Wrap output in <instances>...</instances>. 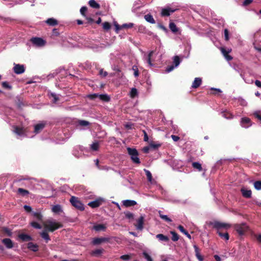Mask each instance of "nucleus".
Returning <instances> with one entry per match:
<instances>
[{
    "label": "nucleus",
    "mask_w": 261,
    "mask_h": 261,
    "mask_svg": "<svg viewBox=\"0 0 261 261\" xmlns=\"http://www.w3.org/2000/svg\"><path fill=\"white\" fill-rule=\"evenodd\" d=\"M44 227L46 230L50 232H53L56 230L62 227L63 225L60 222L48 220L44 224Z\"/></svg>",
    "instance_id": "1"
},
{
    "label": "nucleus",
    "mask_w": 261,
    "mask_h": 261,
    "mask_svg": "<svg viewBox=\"0 0 261 261\" xmlns=\"http://www.w3.org/2000/svg\"><path fill=\"white\" fill-rule=\"evenodd\" d=\"M71 205L77 210L83 211L85 210L84 205L78 197L71 196L70 199Z\"/></svg>",
    "instance_id": "2"
},
{
    "label": "nucleus",
    "mask_w": 261,
    "mask_h": 261,
    "mask_svg": "<svg viewBox=\"0 0 261 261\" xmlns=\"http://www.w3.org/2000/svg\"><path fill=\"white\" fill-rule=\"evenodd\" d=\"M127 150L133 162L136 164H140V161L138 158L139 153L137 150L135 148L128 147Z\"/></svg>",
    "instance_id": "3"
},
{
    "label": "nucleus",
    "mask_w": 261,
    "mask_h": 261,
    "mask_svg": "<svg viewBox=\"0 0 261 261\" xmlns=\"http://www.w3.org/2000/svg\"><path fill=\"white\" fill-rule=\"evenodd\" d=\"M234 229L240 236H242L248 230V227L245 223H242L241 224H236Z\"/></svg>",
    "instance_id": "4"
},
{
    "label": "nucleus",
    "mask_w": 261,
    "mask_h": 261,
    "mask_svg": "<svg viewBox=\"0 0 261 261\" xmlns=\"http://www.w3.org/2000/svg\"><path fill=\"white\" fill-rule=\"evenodd\" d=\"M211 224L213 225V228L216 229L217 231L220 230L221 228L228 229L230 227V225L229 224L219 221H215L213 223H211Z\"/></svg>",
    "instance_id": "5"
},
{
    "label": "nucleus",
    "mask_w": 261,
    "mask_h": 261,
    "mask_svg": "<svg viewBox=\"0 0 261 261\" xmlns=\"http://www.w3.org/2000/svg\"><path fill=\"white\" fill-rule=\"evenodd\" d=\"M177 9H174L169 6L163 8L161 12V15L162 17H168L169 16L171 13L175 12Z\"/></svg>",
    "instance_id": "6"
},
{
    "label": "nucleus",
    "mask_w": 261,
    "mask_h": 261,
    "mask_svg": "<svg viewBox=\"0 0 261 261\" xmlns=\"http://www.w3.org/2000/svg\"><path fill=\"white\" fill-rule=\"evenodd\" d=\"M110 239L109 238L100 237L94 238L93 239L91 244L93 245H98L103 243L109 242Z\"/></svg>",
    "instance_id": "7"
},
{
    "label": "nucleus",
    "mask_w": 261,
    "mask_h": 261,
    "mask_svg": "<svg viewBox=\"0 0 261 261\" xmlns=\"http://www.w3.org/2000/svg\"><path fill=\"white\" fill-rule=\"evenodd\" d=\"M13 71L17 74H20L25 71V67L23 65L14 64Z\"/></svg>",
    "instance_id": "8"
},
{
    "label": "nucleus",
    "mask_w": 261,
    "mask_h": 261,
    "mask_svg": "<svg viewBox=\"0 0 261 261\" xmlns=\"http://www.w3.org/2000/svg\"><path fill=\"white\" fill-rule=\"evenodd\" d=\"M31 42L38 46H43L45 44V41L39 37H34L31 40Z\"/></svg>",
    "instance_id": "9"
},
{
    "label": "nucleus",
    "mask_w": 261,
    "mask_h": 261,
    "mask_svg": "<svg viewBox=\"0 0 261 261\" xmlns=\"http://www.w3.org/2000/svg\"><path fill=\"white\" fill-rule=\"evenodd\" d=\"M241 125L243 127L248 128L252 125L251 121L248 117H243L241 119Z\"/></svg>",
    "instance_id": "10"
},
{
    "label": "nucleus",
    "mask_w": 261,
    "mask_h": 261,
    "mask_svg": "<svg viewBox=\"0 0 261 261\" xmlns=\"http://www.w3.org/2000/svg\"><path fill=\"white\" fill-rule=\"evenodd\" d=\"M144 222V217L142 216H140L137 220V224L135 226L137 230H142L143 229V224Z\"/></svg>",
    "instance_id": "11"
},
{
    "label": "nucleus",
    "mask_w": 261,
    "mask_h": 261,
    "mask_svg": "<svg viewBox=\"0 0 261 261\" xmlns=\"http://www.w3.org/2000/svg\"><path fill=\"white\" fill-rule=\"evenodd\" d=\"M46 123L45 122H41L36 124L34 126V131L35 134L39 133L44 127Z\"/></svg>",
    "instance_id": "12"
},
{
    "label": "nucleus",
    "mask_w": 261,
    "mask_h": 261,
    "mask_svg": "<svg viewBox=\"0 0 261 261\" xmlns=\"http://www.w3.org/2000/svg\"><path fill=\"white\" fill-rule=\"evenodd\" d=\"M102 200L101 199H96L94 201L89 202L88 205L92 208H96L99 207L102 204Z\"/></svg>",
    "instance_id": "13"
},
{
    "label": "nucleus",
    "mask_w": 261,
    "mask_h": 261,
    "mask_svg": "<svg viewBox=\"0 0 261 261\" xmlns=\"http://www.w3.org/2000/svg\"><path fill=\"white\" fill-rule=\"evenodd\" d=\"M2 243L8 249L12 248L14 246V244L12 241L9 238H5L2 240Z\"/></svg>",
    "instance_id": "14"
},
{
    "label": "nucleus",
    "mask_w": 261,
    "mask_h": 261,
    "mask_svg": "<svg viewBox=\"0 0 261 261\" xmlns=\"http://www.w3.org/2000/svg\"><path fill=\"white\" fill-rule=\"evenodd\" d=\"M107 226L104 224H97L93 226V229L96 231H105L106 230Z\"/></svg>",
    "instance_id": "15"
},
{
    "label": "nucleus",
    "mask_w": 261,
    "mask_h": 261,
    "mask_svg": "<svg viewBox=\"0 0 261 261\" xmlns=\"http://www.w3.org/2000/svg\"><path fill=\"white\" fill-rule=\"evenodd\" d=\"M241 192L242 196L245 198H249L251 197L252 191L250 190H247L244 188H242L241 189Z\"/></svg>",
    "instance_id": "16"
},
{
    "label": "nucleus",
    "mask_w": 261,
    "mask_h": 261,
    "mask_svg": "<svg viewBox=\"0 0 261 261\" xmlns=\"http://www.w3.org/2000/svg\"><path fill=\"white\" fill-rule=\"evenodd\" d=\"M18 237L23 242H28L32 240V238L29 234L21 233L18 235Z\"/></svg>",
    "instance_id": "17"
},
{
    "label": "nucleus",
    "mask_w": 261,
    "mask_h": 261,
    "mask_svg": "<svg viewBox=\"0 0 261 261\" xmlns=\"http://www.w3.org/2000/svg\"><path fill=\"white\" fill-rule=\"evenodd\" d=\"M202 83V80L200 77H196L192 83V87L194 89L198 88Z\"/></svg>",
    "instance_id": "18"
},
{
    "label": "nucleus",
    "mask_w": 261,
    "mask_h": 261,
    "mask_svg": "<svg viewBox=\"0 0 261 261\" xmlns=\"http://www.w3.org/2000/svg\"><path fill=\"white\" fill-rule=\"evenodd\" d=\"M27 247L32 251L37 252L38 250L39 246L36 244H34L33 242H29L28 244Z\"/></svg>",
    "instance_id": "19"
},
{
    "label": "nucleus",
    "mask_w": 261,
    "mask_h": 261,
    "mask_svg": "<svg viewBox=\"0 0 261 261\" xmlns=\"http://www.w3.org/2000/svg\"><path fill=\"white\" fill-rule=\"evenodd\" d=\"M194 248L195 249V255H196V257L197 258V259L199 261H203V256L200 253V249H199V248L196 245H194Z\"/></svg>",
    "instance_id": "20"
},
{
    "label": "nucleus",
    "mask_w": 261,
    "mask_h": 261,
    "mask_svg": "<svg viewBox=\"0 0 261 261\" xmlns=\"http://www.w3.org/2000/svg\"><path fill=\"white\" fill-rule=\"evenodd\" d=\"M123 204L125 207H127L135 205L136 204H137V202L135 200H125L123 201Z\"/></svg>",
    "instance_id": "21"
},
{
    "label": "nucleus",
    "mask_w": 261,
    "mask_h": 261,
    "mask_svg": "<svg viewBox=\"0 0 261 261\" xmlns=\"http://www.w3.org/2000/svg\"><path fill=\"white\" fill-rule=\"evenodd\" d=\"M45 22L49 26H55L58 24L57 20L54 18H50L47 19Z\"/></svg>",
    "instance_id": "22"
},
{
    "label": "nucleus",
    "mask_w": 261,
    "mask_h": 261,
    "mask_svg": "<svg viewBox=\"0 0 261 261\" xmlns=\"http://www.w3.org/2000/svg\"><path fill=\"white\" fill-rule=\"evenodd\" d=\"M104 250L103 249H97L93 250L91 252V255L94 256H99L102 254Z\"/></svg>",
    "instance_id": "23"
},
{
    "label": "nucleus",
    "mask_w": 261,
    "mask_h": 261,
    "mask_svg": "<svg viewBox=\"0 0 261 261\" xmlns=\"http://www.w3.org/2000/svg\"><path fill=\"white\" fill-rule=\"evenodd\" d=\"M14 132L16 134L20 136L23 135L25 133V130L22 127H20L18 126H15Z\"/></svg>",
    "instance_id": "24"
},
{
    "label": "nucleus",
    "mask_w": 261,
    "mask_h": 261,
    "mask_svg": "<svg viewBox=\"0 0 261 261\" xmlns=\"http://www.w3.org/2000/svg\"><path fill=\"white\" fill-rule=\"evenodd\" d=\"M47 230H45L40 233V236L45 240L46 243H48L49 241L50 240V238L46 232Z\"/></svg>",
    "instance_id": "25"
},
{
    "label": "nucleus",
    "mask_w": 261,
    "mask_h": 261,
    "mask_svg": "<svg viewBox=\"0 0 261 261\" xmlns=\"http://www.w3.org/2000/svg\"><path fill=\"white\" fill-rule=\"evenodd\" d=\"M156 238L160 241L166 242H168L169 241V239L167 236H165L163 234H161V233L157 234L156 236Z\"/></svg>",
    "instance_id": "26"
},
{
    "label": "nucleus",
    "mask_w": 261,
    "mask_h": 261,
    "mask_svg": "<svg viewBox=\"0 0 261 261\" xmlns=\"http://www.w3.org/2000/svg\"><path fill=\"white\" fill-rule=\"evenodd\" d=\"M159 214L160 217L162 219L164 220L165 221L167 222H169V223L172 222V220L170 218H169L167 215H163L162 214V211H159Z\"/></svg>",
    "instance_id": "27"
},
{
    "label": "nucleus",
    "mask_w": 261,
    "mask_h": 261,
    "mask_svg": "<svg viewBox=\"0 0 261 261\" xmlns=\"http://www.w3.org/2000/svg\"><path fill=\"white\" fill-rule=\"evenodd\" d=\"M145 19L148 22L154 24L155 23V21L153 18V16L151 14H146L144 16Z\"/></svg>",
    "instance_id": "28"
},
{
    "label": "nucleus",
    "mask_w": 261,
    "mask_h": 261,
    "mask_svg": "<svg viewBox=\"0 0 261 261\" xmlns=\"http://www.w3.org/2000/svg\"><path fill=\"white\" fill-rule=\"evenodd\" d=\"M89 6L95 9H99L100 8V5L96 2L95 0H90L89 1Z\"/></svg>",
    "instance_id": "29"
},
{
    "label": "nucleus",
    "mask_w": 261,
    "mask_h": 261,
    "mask_svg": "<svg viewBox=\"0 0 261 261\" xmlns=\"http://www.w3.org/2000/svg\"><path fill=\"white\" fill-rule=\"evenodd\" d=\"M178 229L184 234H185L189 239H191V236L189 232L185 229L183 226L180 225L178 226Z\"/></svg>",
    "instance_id": "30"
},
{
    "label": "nucleus",
    "mask_w": 261,
    "mask_h": 261,
    "mask_svg": "<svg viewBox=\"0 0 261 261\" xmlns=\"http://www.w3.org/2000/svg\"><path fill=\"white\" fill-rule=\"evenodd\" d=\"M217 233L222 239H224L225 240H228L229 238V234L227 232L223 233L220 230L217 231Z\"/></svg>",
    "instance_id": "31"
},
{
    "label": "nucleus",
    "mask_w": 261,
    "mask_h": 261,
    "mask_svg": "<svg viewBox=\"0 0 261 261\" xmlns=\"http://www.w3.org/2000/svg\"><path fill=\"white\" fill-rule=\"evenodd\" d=\"M169 27L171 31L174 33H176L178 31V29L176 27V24L173 22L169 23Z\"/></svg>",
    "instance_id": "32"
},
{
    "label": "nucleus",
    "mask_w": 261,
    "mask_h": 261,
    "mask_svg": "<svg viewBox=\"0 0 261 261\" xmlns=\"http://www.w3.org/2000/svg\"><path fill=\"white\" fill-rule=\"evenodd\" d=\"M17 193L22 196H25L29 194V191L25 189L19 188L17 190Z\"/></svg>",
    "instance_id": "33"
},
{
    "label": "nucleus",
    "mask_w": 261,
    "mask_h": 261,
    "mask_svg": "<svg viewBox=\"0 0 261 261\" xmlns=\"http://www.w3.org/2000/svg\"><path fill=\"white\" fill-rule=\"evenodd\" d=\"M78 125L81 126H87L90 125V123L85 120H79L77 121Z\"/></svg>",
    "instance_id": "34"
},
{
    "label": "nucleus",
    "mask_w": 261,
    "mask_h": 261,
    "mask_svg": "<svg viewBox=\"0 0 261 261\" xmlns=\"http://www.w3.org/2000/svg\"><path fill=\"white\" fill-rule=\"evenodd\" d=\"M170 233L172 234V238L171 240L174 241L176 242L177 241L179 240V235L174 231H171Z\"/></svg>",
    "instance_id": "35"
},
{
    "label": "nucleus",
    "mask_w": 261,
    "mask_h": 261,
    "mask_svg": "<svg viewBox=\"0 0 261 261\" xmlns=\"http://www.w3.org/2000/svg\"><path fill=\"white\" fill-rule=\"evenodd\" d=\"M99 98L103 101L108 102L110 100V97L107 94H99Z\"/></svg>",
    "instance_id": "36"
},
{
    "label": "nucleus",
    "mask_w": 261,
    "mask_h": 261,
    "mask_svg": "<svg viewBox=\"0 0 261 261\" xmlns=\"http://www.w3.org/2000/svg\"><path fill=\"white\" fill-rule=\"evenodd\" d=\"M222 116L226 119H231L232 118V115L228 111H225L222 112Z\"/></svg>",
    "instance_id": "37"
},
{
    "label": "nucleus",
    "mask_w": 261,
    "mask_h": 261,
    "mask_svg": "<svg viewBox=\"0 0 261 261\" xmlns=\"http://www.w3.org/2000/svg\"><path fill=\"white\" fill-rule=\"evenodd\" d=\"M192 166L194 168L197 169L199 171H201L202 170L201 165L198 162H193L192 163Z\"/></svg>",
    "instance_id": "38"
},
{
    "label": "nucleus",
    "mask_w": 261,
    "mask_h": 261,
    "mask_svg": "<svg viewBox=\"0 0 261 261\" xmlns=\"http://www.w3.org/2000/svg\"><path fill=\"white\" fill-rule=\"evenodd\" d=\"M33 216L34 217L36 218L38 221H42V215L40 213L38 212H34L33 213Z\"/></svg>",
    "instance_id": "39"
},
{
    "label": "nucleus",
    "mask_w": 261,
    "mask_h": 261,
    "mask_svg": "<svg viewBox=\"0 0 261 261\" xmlns=\"http://www.w3.org/2000/svg\"><path fill=\"white\" fill-rule=\"evenodd\" d=\"M180 60L178 56H175L173 58V63L175 65V67H177L180 64Z\"/></svg>",
    "instance_id": "40"
},
{
    "label": "nucleus",
    "mask_w": 261,
    "mask_h": 261,
    "mask_svg": "<svg viewBox=\"0 0 261 261\" xmlns=\"http://www.w3.org/2000/svg\"><path fill=\"white\" fill-rule=\"evenodd\" d=\"M154 53V51H151L149 54L148 55V57H147V63L150 66H153V64L152 63H151V57L152 56L153 54Z\"/></svg>",
    "instance_id": "41"
},
{
    "label": "nucleus",
    "mask_w": 261,
    "mask_h": 261,
    "mask_svg": "<svg viewBox=\"0 0 261 261\" xmlns=\"http://www.w3.org/2000/svg\"><path fill=\"white\" fill-rule=\"evenodd\" d=\"M91 149L94 151L98 150L99 148V144L97 142H94L91 145Z\"/></svg>",
    "instance_id": "42"
},
{
    "label": "nucleus",
    "mask_w": 261,
    "mask_h": 261,
    "mask_svg": "<svg viewBox=\"0 0 261 261\" xmlns=\"http://www.w3.org/2000/svg\"><path fill=\"white\" fill-rule=\"evenodd\" d=\"M254 186L255 189L257 190H261V181L260 180H257L254 182Z\"/></svg>",
    "instance_id": "43"
},
{
    "label": "nucleus",
    "mask_w": 261,
    "mask_h": 261,
    "mask_svg": "<svg viewBox=\"0 0 261 261\" xmlns=\"http://www.w3.org/2000/svg\"><path fill=\"white\" fill-rule=\"evenodd\" d=\"M52 211L55 213H59L61 210V207L60 205H54L52 208Z\"/></svg>",
    "instance_id": "44"
},
{
    "label": "nucleus",
    "mask_w": 261,
    "mask_h": 261,
    "mask_svg": "<svg viewBox=\"0 0 261 261\" xmlns=\"http://www.w3.org/2000/svg\"><path fill=\"white\" fill-rule=\"evenodd\" d=\"M134 24L133 23H124L121 25L122 29H128L132 28L134 27Z\"/></svg>",
    "instance_id": "45"
},
{
    "label": "nucleus",
    "mask_w": 261,
    "mask_h": 261,
    "mask_svg": "<svg viewBox=\"0 0 261 261\" xmlns=\"http://www.w3.org/2000/svg\"><path fill=\"white\" fill-rule=\"evenodd\" d=\"M144 171L146 173V177L147 178V179L149 181H151L152 177V174L151 172L146 169H144Z\"/></svg>",
    "instance_id": "46"
},
{
    "label": "nucleus",
    "mask_w": 261,
    "mask_h": 261,
    "mask_svg": "<svg viewBox=\"0 0 261 261\" xmlns=\"http://www.w3.org/2000/svg\"><path fill=\"white\" fill-rule=\"evenodd\" d=\"M31 225L35 228L41 229V226L38 223L33 221L31 223Z\"/></svg>",
    "instance_id": "47"
},
{
    "label": "nucleus",
    "mask_w": 261,
    "mask_h": 261,
    "mask_svg": "<svg viewBox=\"0 0 261 261\" xmlns=\"http://www.w3.org/2000/svg\"><path fill=\"white\" fill-rule=\"evenodd\" d=\"M102 25L103 29L106 31L110 30L111 27L110 23L108 22H105L103 23Z\"/></svg>",
    "instance_id": "48"
},
{
    "label": "nucleus",
    "mask_w": 261,
    "mask_h": 261,
    "mask_svg": "<svg viewBox=\"0 0 261 261\" xmlns=\"http://www.w3.org/2000/svg\"><path fill=\"white\" fill-rule=\"evenodd\" d=\"M131 258L130 255L129 254H125L122 255L120 257V258L122 260L127 261L129 260Z\"/></svg>",
    "instance_id": "49"
},
{
    "label": "nucleus",
    "mask_w": 261,
    "mask_h": 261,
    "mask_svg": "<svg viewBox=\"0 0 261 261\" xmlns=\"http://www.w3.org/2000/svg\"><path fill=\"white\" fill-rule=\"evenodd\" d=\"M138 94L137 90L136 88H132L130 91V95L131 97H135Z\"/></svg>",
    "instance_id": "50"
},
{
    "label": "nucleus",
    "mask_w": 261,
    "mask_h": 261,
    "mask_svg": "<svg viewBox=\"0 0 261 261\" xmlns=\"http://www.w3.org/2000/svg\"><path fill=\"white\" fill-rule=\"evenodd\" d=\"M161 144H156L153 142H151L149 143L150 147L153 149H158L161 146Z\"/></svg>",
    "instance_id": "51"
},
{
    "label": "nucleus",
    "mask_w": 261,
    "mask_h": 261,
    "mask_svg": "<svg viewBox=\"0 0 261 261\" xmlns=\"http://www.w3.org/2000/svg\"><path fill=\"white\" fill-rule=\"evenodd\" d=\"M3 231L4 233H6L8 236H11L12 232L10 229L7 227H4Z\"/></svg>",
    "instance_id": "52"
},
{
    "label": "nucleus",
    "mask_w": 261,
    "mask_h": 261,
    "mask_svg": "<svg viewBox=\"0 0 261 261\" xmlns=\"http://www.w3.org/2000/svg\"><path fill=\"white\" fill-rule=\"evenodd\" d=\"M125 217L128 219H132L134 218V214L129 212H124Z\"/></svg>",
    "instance_id": "53"
},
{
    "label": "nucleus",
    "mask_w": 261,
    "mask_h": 261,
    "mask_svg": "<svg viewBox=\"0 0 261 261\" xmlns=\"http://www.w3.org/2000/svg\"><path fill=\"white\" fill-rule=\"evenodd\" d=\"M143 256L147 261H153L151 257L146 252L143 253Z\"/></svg>",
    "instance_id": "54"
},
{
    "label": "nucleus",
    "mask_w": 261,
    "mask_h": 261,
    "mask_svg": "<svg viewBox=\"0 0 261 261\" xmlns=\"http://www.w3.org/2000/svg\"><path fill=\"white\" fill-rule=\"evenodd\" d=\"M133 70L134 71V76L135 77H138L139 75V72L137 67L136 66H134L133 67Z\"/></svg>",
    "instance_id": "55"
},
{
    "label": "nucleus",
    "mask_w": 261,
    "mask_h": 261,
    "mask_svg": "<svg viewBox=\"0 0 261 261\" xmlns=\"http://www.w3.org/2000/svg\"><path fill=\"white\" fill-rule=\"evenodd\" d=\"M2 86L5 88H6V89H8L9 90L12 89V86L9 85V84H8V83L7 82H3L2 83Z\"/></svg>",
    "instance_id": "56"
},
{
    "label": "nucleus",
    "mask_w": 261,
    "mask_h": 261,
    "mask_svg": "<svg viewBox=\"0 0 261 261\" xmlns=\"http://www.w3.org/2000/svg\"><path fill=\"white\" fill-rule=\"evenodd\" d=\"M254 116L261 121V113L259 111L255 112L253 113Z\"/></svg>",
    "instance_id": "57"
},
{
    "label": "nucleus",
    "mask_w": 261,
    "mask_h": 261,
    "mask_svg": "<svg viewBox=\"0 0 261 261\" xmlns=\"http://www.w3.org/2000/svg\"><path fill=\"white\" fill-rule=\"evenodd\" d=\"M220 50H221V53H222V54L223 55V56L224 57H225V56H227L230 53L229 50H227L224 47H221Z\"/></svg>",
    "instance_id": "58"
},
{
    "label": "nucleus",
    "mask_w": 261,
    "mask_h": 261,
    "mask_svg": "<svg viewBox=\"0 0 261 261\" xmlns=\"http://www.w3.org/2000/svg\"><path fill=\"white\" fill-rule=\"evenodd\" d=\"M224 37L226 41H228L229 39V31L227 29L224 30Z\"/></svg>",
    "instance_id": "59"
},
{
    "label": "nucleus",
    "mask_w": 261,
    "mask_h": 261,
    "mask_svg": "<svg viewBox=\"0 0 261 261\" xmlns=\"http://www.w3.org/2000/svg\"><path fill=\"white\" fill-rule=\"evenodd\" d=\"M88 97L90 99H92V100L95 99L97 98H99V94H90V95H88Z\"/></svg>",
    "instance_id": "60"
},
{
    "label": "nucleus",
    "mask_w": 261,
    "mask_h": 261,
    "mask_svg": "<svg viewBox=\"0 0 261 261\" xmlns=\"http://www.w3.org/2000/svg\"><path fill=\"white\" fill-rule=\"evenodd\" d=\"M87 10V8L86 7H82L80 9L81 13L82 15L85 16V13Z\"/></svg>",
    "instance_id": "61"
},
{
    "label": "nucleus",
    "mask_w": 261,
    "mask_h": 261,
    "mask_svg": "<svg viewBox=\"0 0 261 261\" xmlns=\"http://www.w3.org/2000/svg\"><path fill=\"white\" fill-rule=\"evenodd\" d=\"M115 31L117 33H118L119 31H120L121 29H123L121 27V25L118 24V23H115Z\"/></svg>",
    "instance_id": "62"
},
{
    "label": "nucleus",
    "mask_w": 261,
    "mask_h": 261,
    "mask_svg": "<svg viewBox=\"0 0 261 261\" xmlns=\"http://www.w3.org/2000/svg\"><path fill=\"white\" fill-rule=\"evenodd\" d=\"M24 209L27 212L30 213L32 212V207L30 206L24 205L23 206Z\"/></svg>",
    "instance_id": "63"
},
{
    "label": "nucleus",
    "mask_w": 261,
    "mask_h": 261,
    "mask_svg": "<svg viewBox=\"0 0 261 261\" xmlns=\"http://www.w3.org/2000/svg\"><path fill=\"white\" fill-rule=\"evenodd\" d=\"M174 67H175V66H174V65H170V66H167V67L166 69V71L167 72H169L171 71L174 68Z\"/></svg>",
    "instance_id": "64"
}]
</instances>
